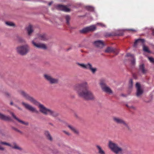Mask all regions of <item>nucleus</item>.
Masks as SVG:
<instances>
[{
	"mask_svg": "<svg viewBox=\"0 0 154 154\" xmlns=\"http://www.w3.org/2000/svg\"><path fill=\"white\" fill-rule=\"evenodd\" d=\"M19 92L20 95L25 99L30 101L33 104L38 106L39 108V111L45 115H49L53 117H56L58 116V113L55 111L46 107L26 92L20 90L19 91Z\"/></svg>",
	"mask_w": 154,
	"mask_h": 154,
	"instance_id": "f257e3e1",
	"label": "nucleus"
},
{
	"mask_svg": "<svg viewBox=\"0 0 154 154\" xmlns=\"http://www.w3.org/2000/svg\"><path fill=\"white\" fill-rule=\"evenodd\" d=\"M75 89L80 97L87 100H92L95 99L93 93L88 89V85L86 82L77 84Z\"/></svg>",
	"mask_w": 154,
	"mask_h": 154,
	"instance_id": "f03ea898",
	"label": "nucleus"
},
{
	"mask_svg": "<svg viewBox=\"0 0 154 154\" xmlns=\"http://www.w3.org/2000/svg\"><path fill=\"white\" fill-rule=\"evenodd\" d=\"M108 146L111 150L116 154H123L125 153L124 150L122 147L111 141H109Z\"/></svg>",
	"mask_w": 154,
	"mask_h": 154,
	"instance_id": "7ed1b4c3",
	"label": "nucleus"
},
{
	"mask_svg": "<svg viewBox=\"0 0 154 154\" xmlns=\"http://www.w3.org/2000/svg\"><path fill=\"white\" fill-rule=\"evenodd\" d=\"M30 50V47L27 44L18 46L16 48L17 52L22 56L26 55L29 52Z\"/></svg>",
	"mask_w": 154,
	"mask_h": 154,
	"instance_id": "20e7f679",
	"label": "nucleus"
},
{
	"mask_svg": "<svg viewBox=\"0 0 154 154\" xmlns=\"http://www.w3.org/2000/svg\"><path fill=\"white\" fill-rule=\"evenodd\" d=\"M144 42L145 40L143 39H136L134 43V46L136 47L138 44L140 45H143V50L144 51L149 53H151V52L149 50L148 48L144 45Z\"/></svg>",
	"mask_w": 154,
	"mask_h": 154,
	"instance_id": "39448f33",
	"label": "nucleus"
},
{
	"mask_svg": "<svg viewBox=\"0 0 154 154\" xmlns=\"http://www.w3.org/2000/svg\"><path fill=\"white\" fill-rule=\"evenodd\" d=\"M113 120L117 124L123 125L126 128L129 129V127L128 125L122 118L115 116L113 117Z\"/></svg>",
	"mask_w": 154,
	"mask_h": 154,
	"instance_id": "423d86ee",
	"label": "nucleus"
},
{
	"mask_svg": "<svg viewBox=\"0 0 154 154\" xmlns=\"http://www.w3.org/2000/svg\"><path fill=\"white\" fill-rule=\"evenodd\" d=\"M77 64L84 69H89L93 74L95 73L96 70V69L93 68L91 64L89 63L86 64L78 63Z\"/></svg>",
	"mask_w": 154,
	"mask_h": 154,
	"instance_id": "0eeeda50",
	"label": "nucleus"
},
{
	"mask_svg": "<svg viewBox=\"0 0 154 154\" xmlns=\"http://www.w3.org/2000/svg\"><path fill=\"white\" fill-rule=\"evenodd\" d=\"M44 77L45 79L51 84H55L58 83V80L57 79L49 75L45 74Z\"/></svg>",
	"mask_w": 154,
	"mask_h": 154,
	"instance_id": "6e6552de",
	"label": "nucleus"
},
{
	"mask_svg": "<svg viewBox=\"0 0 154 154\" xmlns=\"http://www.w3.org/2000/svg\"><path fill=\"white\" fill-rule=\"evenodd\" d=\"M100 85L103 91L109 94L112 93V90L109 87L106 85L104 82L101 81Z\"/></svg>",
	"mask_w": 154,
	"mask_h": 154,
	"instance_id": "1a4fd4ad",
	"label": "nucleus"
},
{
	"mask_svg": "<svg viewBox=\"0 0 154 154\" xmlns=\"http://www.w3.org/2000/svg\"><path fill=\"white\" fill-rule=\"evenodd\" d=\"M22 104L26 109L32 112L37 113H38V111L35 108L33 107L29 104L26 103L24 102H22Z\"/></svg>",
	"mask_w": 154,
	"mask_h": 154,
	"instance_id": "9d476101",
	"label": "nucleus"
},
{
	"mask_svg": "<svg viewBox=\"0 0 154 154\" xmlns=\"http://www.w3.org/2000/svg\"><path fill=\"white\" fill-rule=\"evenodd\" d=\"M136 95L137 97H139L143 93V90L141 88L140 84L138 82L136 84Z\"/></svg>",
	"mask_w": 154,
	"mask_h": 154,
	"instance_id": "9b49d317",
	"label": "nucleus"
},
{
	"mask_svg": "<svg viewBox=\"0 0 154 154\" xmlns=\"http://www.w3.org/2000/svg\"><path fill=\"white\" fill-rule=\"evenodd\" d=\"M105 52L106 53L112 52L116 54H117L119 53V51L115 48L109 47L106 48L105 50Z\"/></svg>",
	"mask_w": 154,
	"mask_h": 154,
	"instance_id": "f8f14e48",
	"label": "nucleus"
},
{
	"mask_svg": "<svg viewBox=\"0 0 154 154\" xmlns=\"http://www.w3.org/2000/svg\"><path fill=\"white\" fill-rule=\"evenodd\" d=\"M11 115L13 117L19 122L20 123L23 125L26 126L28 125L29 123L28 122H25L22 120H20L16 116L14 115V113L13 112H11Z\"/></svg>",
	"mask_w": 154,
	"mask_h": 154,
	"instance_id": "ddd939ff",
	"label": "nucleus"
},
{
	"mask_svg": "<svg viewBox=\"0 0 154 154\" xmlns=\"http://www.w3.org/2000/svg\"><path fill=\"white\" fill-rule=\"evenodd\" d=\"M32 42L34 46L37 48L43 49H46L47 48L46 46L44 44L42 43H36L34 41H32Z\"/></svg>",
	"mask_w": 154,
	"mask_h": 154,
	"instance_id": "4468645a",
	"label": "nucleus"
},
{
	"mask_svg": "<svg viewBox=\"0 0 154 154\" xmlns=\"http://www.w3.org/2000/svg\"><path fill=\"white\" fill-rule=\"evenodd\" d=\"M68 127L75 134L77 135H79V130L75 127L70 125H68Z\"/></svg>",
	"mask_w": 154,
	"mask_h": 154,
	"instance_id": "2eb2a0df",
	"label": "nucleus"
},
{
	"mask_svg": "<svg viewBox=\"0 0 154 154\" xmlns=\"http://www.w3.org/2000/svg\"><path fill=\"white\" fill-rule=\"evenodd\" d=\"M57 9L66 12L69 11L70 10L66 7L62 5H58L57 6Z\"/></svg>",
	"mask_w": 154,
	"mask_h": 154,
	"instance_id": "dca6fc26",
	"label": "nucleus"
},
{
	"mask_svg": "<svg viewBox=\"0 0 154 154\" xmlns=\"http://www.w3.org/2000/svg\"><path fill=\"white\" fill-rule=\"evenodd\" d=\"M12 145H11V147L12 149L18 150H22V148L20 147L15 142H13L12 143Z\"/></svg>",
	"mask_w": 154,
	"mask_h": 154,
	"instance_id": "f3484780",
	"label": "nucleus"
},
{
	"mask_svg": "<svg viewBox=\"0 0 154 154\" xmlns=\"http://www.w3.org/2000/svg\"><path fill=\"white\" fill-rule=\"evenodd\" d=\"M0 119L5 121H10L11 120V118L10 117L4 115L0 112Z\"/></svg>",
	"mask_w": 154,
	"mask_h": 154,
	"instance_id": "a211bd4d",
	"label": "nucleus"
},
{
	"mask_svg": "<svg viewBox=\"0 0 154 154\" xmlns=\"http://www.w3.org/2000/svg\"><path fill=\"white\" fill-rule=\"evenodd\" d=\"M104 45L105 44L102 41L100 40H97V47L102 48Z\"/></svg>",
	"mask_w": 154,
	"mask_h": 154,
	"instance_id": "6ab92c4d",
	"label": "nucleus"
},
{
	"mask_svg": "<svg viewBox=\"0 0 154 154\" xmlns=\"http://www.w3.org/2000/svg\"><path fill=\"white\" fill-rule=\"evenodd\" d=\"M45 134L49 140L50 141H53V138L49 131H45Z\"/></svg>",
	"mask_w": 154,
	"mask_h": 154,
	"instance_id": "aec40b11",
	"label": "nucleus"
},
{
	"mask_svg": "<svg viewBox=\"0 0 154 154\" xmlns=\"http://www.w3.org/2000/svg\"><path fill=\"white\" fill-rule=\"evenodd\" d=\"M26 29L27 31L28 35H31L33 31L32 27L31 25H29L26 28Z\"/></svg>",
	"mask_w": 154,
	"mask_h": 154,
	"instance_id": "412c9836",
	"label": "nucleus"
},
{
	"mask_svg": "<svg viewBox=\"0 0 154 154\" xmlns=\"http://www.w3.org/2000/svg\"><path fill=\"white\" fill-rule=\"evenodd\" d=\"M88 28L89 32L94 31L96 29V26L95 25H92L88 26Z\"/></svg>",
	"mask_w": 154,
	"mask_h": 154,
	"instance_id": "4be33fe9",
	"label": "nucleus"
},
{
	"mask_svg": "<svg viewBox=\"0 0 154 154\" xmlns=\"http://www.w3.org/2000/svg\"><path fill=\"white\" fill-rule=\"evenodd\" d=\"M139 70L143 74L146 73V70L145 69L144 65L143 64L140 66Z\"/></svg>",
	"mask_w": 154,
	"mask_h": 154,
	"instance_id": "5701e85b",
	"label": "nucleus"
},
{
	"mask_svg": "<svg viewBox=\"0 0 154 154\" xmlns=\"http://www.w3.org/2000/svg\"><path fill=\"white\" fill-rule=\"evenodd\" d=\"M39 38L42 40L45 41L47 39V37L45 34H42L39 36Z\"/></svg>",
	"mask_w": 154,
	"mask_h": 154,
	"instance_id": "b1692460",
	"label": "nucleus"
},
{
	"mask_svg": "<svg viewBox=\"0 0 154 154\" xmlns=\"http://www.w3.org/2000/svg\"><path fill=\"white\" fill-rule=\"evenodd\" d=\"M80 32L82 33H85L89 32L88 27L82 29L80 31Z\"/></svg>",
	"mask_w": 154,
	"mask_h": 154,
	"instance_id": "393cba45",
	"label": "nucleus"
},
{
	"mask_svg": "<svg viewBox=\"0 0 154 154\" xmlns=\"http://www.w3.org/2000/svg\"><path fill=\"white\" fill-rule=\"evenodd\" d=\"M97 147L98 149V153L100 154H105L104 151L102 149L100 146H97Z\"/></svg>",
	"mask_w": 154,
	"mask_h": 154,
	"instance_id": "a878e982",
	"label": "nucleus"
},
{
	"mask_svg": "<svg viewBox=\"0 0 154 154\" xmlns=\"http://www.w3.org/2000/svg\"><path fill=\"white\" fill-rule=\"evenodd\" d=\"M6 25L10 26L15 27V24L13 22H5Z\"/></svg>",
	"mask_w": 154,
	"mask_h": 154,
	"instance_id": "bb28decb",
	"label": "nucleus"
},
{
	"mask_svg": "<svg viewBox=\"0 0 154 154\" xmlns=\"http://www.w3.org/2000/svg\"><path fill=\"white\" fill-rule=\"evenodd\" d=\"M97 27H106V26L104 24L102 23H97Z\"/></svg>",
	"mask_w": 154,
	"mask_h": 154,
	"instance_id": "cd10ccee",
	"label": "nucleus"
},
{
	"mask_svg": "<svg viewBox=\"0 0 154 154\" xmlns=\"http://www.w3.org/2000/svg\"><path fill=\"white\" fill-rule=\"evenodd\" d=\"M0 144L6 145L8 146H11V145L6 142H2L0 141Z\"/></svg>",
	"mask_w": 154,
	"mask_h": 154,
	"instance_id": "c85d7f7f",
	"label": "nucleus"
},
{
	"mask_svg": "<svg viewBox=\"0 0 154 154\" xmlns=\"http://www.w3.org/2000/svg\"><path fill=\"white\" fill-rule=\"evenodd\" d=\"M85 8L87 10L90 11H93L94 10L93 8L90 6H86L85 7Z\"/></svg>",
	"mask_w": 154,
	"mask_h": 154,
	"instance_id": "c756f323",
	"label": "nucleus"
},
{
	"mask_svg": "<svg viewBox=\"0 0 154 154\" xmlns=\"http://www.w3.org/2000/svg\"><path fill=\"white\" fill-rule=\"evenodd\" d=\"M65 19H66L67 23L69 24V21L70 20V17L69 15H66L65 16Z\"/></svg>",
	"mask_w": 154,
	"mask_h": 154,
	"instance_id": "7c9ffc66",
	"label": "nucleus"
},
{
	"mask_svg": "<svg viewBox=\"0 0 154 154\" xmlns=\"http://www.w3.org/2000/svg\"><path fill=\"white\" fill-rule=\"evenodd\" d=\"M148 58L151 63L154 64V58L151 57H148Z\"/></svg>",
	"mask_w": 154,
	"mask_h": 154,
	"instance_id": "2f4dec72",
	"label": "nucleus"
},
{
	"mask_svg": "<svg viewBox=\"0 0 154 154\" xmlns=\"http://www.w3.org/2000/svg\"><path fill=\"white\" fill-rule=\"evenodd\" d=\"M131 59H132L131 60V64L134 65L135 63V59L134 57L133 58H132Z\"/></svg>",
	"mask_w": 154,
	"mask_h": 154,
	"instance_id": "473e14b6",
	"label": "nucleus"
},
{
	"mask_svg": "<svg viewBox=\"0 0 154 154\" xmlns=\"http://www.w3.org/2000/svg\"><path fill=\"white\" fill-rule=\"evenodd\" d=\"M126 56L128 57H130L131 58H133L134 57L133 55H132L129 53H127Z\"/></svg>",
	"mask_w": 154,
	"mask_h": 154,
	"instance_id": "72a5a7b5",
	"label": "nucleus"
},
{
	"mask_svg": "<svg viewBox=\"0 0 154 154\" xmlns=\"http://www.w3.org/2000/svg\"><path fill=\"white\" fill-rule=\"evenodd\" d=\"M12 129L13 130H15V131H17L18 132H19V133H22V131H21L20 130H19L18 129H17L16 128H15L14 127H12Z\"/></svg>",
	"mask_w": 154,
	"mask_h": 154,
	"instance_id": "f704fd0d",
	"label": "nucleus"
},
{
	"mask_svg": "<svg viewBox=\"0 0 154 154\" xmlns=\"http://www.w3.org/2000/svg\"><path fill=\"white\" fill-rule=\"evenodd\" d=\"M19 42L21 43H23L25 42V40L21 38H20L19 39Z\"/></svg>",
	"mask_w": 154,
	"mask_h": 154,
	"instance_id": "c9c22d12",
	"label": "nucleus"
},
{
	"mask_svg": "<svg viewBox=\"0 0 154 154\" xmlns=\"http://www.w3.org/2000/svg\"><path fill=\"white\" fill-rule=\"evenodd\" d=\"M63 132L64 134H66L68 136H70L71 135V134L69 133L68 132L66 131L65 130H63L62 131Z\"/></svg>",
	"mask_w": 154,
	"mask_h": 154,
	"instance_id": "e433bc0d",
	"label": "nucleus"
},
{
	"mask_svg": "<svg viewBox=\"0 0 154 154\" xmlns=\"http://www.w3.org/2000/svg\"><path fill=\"white\" fill-rule=\"evenodd\" d=\"M126 106L129 108L132 109L134 110H135L136 109V107L134 106H128V105H126Z\"/></svg>",
	"mask_w": 154,
	"mask_h": 154,
	"instance_id": "4c0bfd02",
	"label": "nucleus"
},
{
	"mask_svg": "<svg viewBox=\"0 0 154 154\" xmlns=\"http://www.w3.org/2000/svg\"><path fill=\"white\" fill-rule=\"evenodd\" d=\"M129 84H130V88H131L132 87L133 84V81H132V80L131 79H130V80Z\"/></svg>",
	"mask_w": 154,
	"mask_h": 154,
	"instance_id": "58836bf2",
	"label": "nucleus"
},
{
	"mask_svg": "<svg viewBox=\"0 0 154 154\" xmlns=\"http://www.w3.org/2000/svg\"><path fill=\"white\" fill-rule=\"evenodd\" d=\"M119 31H120V32H121V33H119V34H118L117 35H122L123 34V30H119Z\"/></svg>",
	"mask_w": 154,
	"mask_h": 154,
	"instance_id": "ea45409f",
	"label": "nucleus"
},
{
	"mask_svg": "<svg viewBox=\"0 0 154 154\" xmlns=\"http://www.w3.org/2000/svg\"><path fill=\"white\" fill-rule=\"evenodd\" d=\"M5 94L6 96H7V97H9L10 95V94L8 92H6L5 93Z\"/></svg>",
	"mask_w": 154,
	"mask_h": 154,
	"instance_id": "a19ab883",
	"label": "nucleus"
},
{
	"mask_svg": "<svg viewBox=\"0 0 154 154\" xmlns=\"http://www.w3.org/2000/svg\"><path fill=\"white\" fill-rule=\"evenodd\" d=\"M4 148L0 146V150L4 151Z\"/></svg>",
	"mask_w": 154,
	"mask_h": 154,
	"instance_id": "79ce46f5",
	"label": "nucleus"
},
{
	"mask_svg": "<svg viewBox=\"0 0 154 154\" xmlns=\"http://www.w3.org/2000/svg\"><path fill=\"white\" fill-rule=\"evenodd\" d=\"M74 115L75 116V117H76V118H78V116L77 113H74Z\"/></svg>",
	"mask_w": 154,
	"mask_h": 154,
	"instance_id": "37998d69",
	"label": "nucleus"
},
{
	"mask_svg": "<svg viewBox=\"0 0 154 154\" xmlns=\"http://www.w3.org/2000/svg\"><path fill=\"white\" fill-rule=\"evenodd\" d=\"M128 30H131L132 31H133V32H136V30L134 29H129Z\"/></svg>",
	"mask_w": 154,
	"mask_h": 154,
	"instance_id": "c03bdc74",
	"label": "nucleus"
},
{
	"mask_svg": "<svg viewBox=\"0 0 154 154\" xmlns=\"http://www.w3.org/2000/svg\"><path fill=\"white\" fill-rule=\"evenodd\" d=\"M52 3H53V2H50L48 3V5H49L50 6L52 4Z\"/></svg>",
	"mask_w": 154,
	"mask_h": 154,
	"instance_id": "a18cd8bd",
	"label": "nucleus"
},
{
	"mask_svg": "<svg viewBox=\"0 0 154 154\" xmlns=\"http://www.w3.org/2000/svg\"><path fill=\"white\" fill-rule=\"evenodd\" d=\"M93 44L95 46H96V41H94L93 43Z\"/></svg>",
	"mask_w": 154,
	"mask_h": 154,
	"instance_id": "49530a36",
	"label": "nucleus"
},
{
	"mask_svg": "<svg viewBox=\"0 0 154 154\" xmlns=\"http://www.w3.org/2000/svg\"><path fill=\"white\" fill-rule=\"evenodd\" d=\"M13 103L12 102H10V105H13Z\"/></svg>",
	"mask_w": 154,
	"mask_h": 154,
	"instance_id": "de8ad7c7",
	"label": "nucleus"
},
{
	"mask_svg": "<svg viewBox=\"0 0 154 154\" xmlns=\"http://www.w3.org/2000/svg\"><path fill=\"white\" fill-rule=\"evenodd\" d=\"M18 108L19 109H20V110H21V108H20L19 107H18Z\"/></svg>",
	"mask_w": 154,
	"mask_h": 154,
	"instance_id": "09e8293b",
	"label": "nucleus"
},
{
	"mask_svg": "<svg viewBox=\"0 0 154 154\" xmlns=\"http://www.w3.org/2000/svg\"><path fill=\"white\" fill-rule=\"evenodd\" d=\"M122 96H124V95L123 94H122Z\"/></svg>",
	"mask_w": 154,
	"mask_h": 154,
	"instance_id": "8fccbe9b",
	"label": "nucleus"
}]
</instances>
